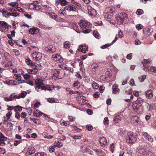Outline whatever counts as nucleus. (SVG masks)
<instances>
[{
  "mask_svg": "<svg viewBox=\"0 0 156 156\" xmlns=\"http://www.w3.org/2000/svg\"><path fill=\"white\" fill-rule=\"evenodd\" d=\"M27 115L25 112H22L21 114V118H24Z\"/></svg>",
  "mask_w": 156,
  "mask_h": 156,
  "instance_id": "64",
  "label": "nucleus"
},
{
  "mask_svg": "<svg viewBox=\"0 0 156 156\" xmlns=\"http://www.w3.org/2000/svg\"><path fill=\"white\" fill-rule=\"evenodd\" d=\"M41 89L42 90H47L50 91L51 90V85H48L45 86L44 84L41 87Z\"/></svg>",
  "mask_w": 156,
  "mask_h": 156,
  "instance_id": "25",
  "label": "nucleus"
},
{
  "mask_svg": "<svg viewBox=\"0 0 156 156\" xmlns=\"http://www.w3.org/2000/svg\"><path fill=\"white\" fill-rule=\"evenodd\" d=\"M125 92L126 93L128 94H131L132 92V88L130 87L129 88L128 91L126 90Z\"/></svg>",
  "mask_w": 156,
  "mask_h": 156,
  "instance_id": "58",
  "label": "nucleus"
},
{
  "mask_svg": "<svg viewBox=\"0 0 156 156\" xmlns=\"http://www.w3.org/2000/svg\"><path fill=\"white\" fill-rule=\"evenodd\" d=\"M15 117L17 119H19L20 117V114L19 112H16L15 113Z\"/></svg>",
  "mask_w": 156,
  "mask_h": 156,
  "instance_id": "63",
  "label": "nucleus"
},
{
  "mask_svg": "<svg viewBox=\"0 0 156 156\" xmlns=\"http://www.w3.org/2000/svg\"><path fill=\"white\" fill-rule=\"evenodd\" d=\"M127 17V14L124 12H122L118 16L116 17V19L120 23L125 24L126 22Z\"/></svg>",
  "mask_w": 156,
  "mask_h": 156,
  "instance_id": "3",
  "label": "nucleus"
},
{
  "mask_svg": "<svg viewBox=\"0 0 156 156\" xmlns=\"http://www.w3.org/2000/svg\"><path fill=\"white\" fill-rule=\"evenodd\" d=\"M35 3L34 2L31 3L28 5V8L30 9H35Z\"/></svg>",
  "mask_w": 156,
  "mask_h": 156,
  "instance_id": "34",
  "label": "nucleus"
},
{
  "mask_svg": "<svg viewBox=\"0 0 156 156\" xmlns=\"http://www.w3.org/2000/svg\"><path fill=\"white\" fill-rule=\"evenodd\" d=\"M44 49L46 51L52 53L55 52L56 51L55 48L52 45H50L47 46V47H45L44 48Z\"/></svg>",
  "mask_w": 156,
  "mask_h": 156,
  "instance_id": "14",
  "label": "nucleus"
},
{
  "mask_svg": "<svg viewBox=\"0 0 156 156\" xmlns=\"http://www.w3.org/2000/svg\"><path fill=\"white\" fill-rule=\"evenodd\" d=\"M111 45V44H108L101 46V47L102 49H105L109 47Z\"/></svg>",
  "mask_w": 156,
  "mask_h": 156,
  "instance_id": "53",
  "label": "nucleus"
},
{
  "mask_svg": "<svg viewBox=\"0 0 156 156\" xmlns=\"http://www.w3.org/2000/svg\"><path fill=\"white\" fill-rule=\"evenodd\" d=\"M143 135V136L147 139L149 141L152 142L153 141V139L146 132H144Z\"/></svg>",
  "mask_w": 156,
  "mask_h": 156,
  "instance_id": "21",
  "label": "nucleus"
},
{
  "mask_svg": "<svg viewBox=\"0 0 156 156\" xmlns=\"http://www.w3.org/2000/svg\"><path fill=\"white\" fill-rule=\"evenodd\" d=\"M144 13L143 11L141 9H137V11L136 12V14L138 15H140L143 14Z\"/></svg>",
  "mask_w": 156,
  "mask_h": 156,
  "instance_id": "39",
  "label": "nucleus"
},
{
  "mask_svg": "<svg viewBox=\"0 0 156 156\" xmlns=\"http://www.w3.org/2000/svg\"><path fill=\"white\" fill-rule=\"evenodd\" d=\"M39 31V29L37 28L33 27L30 28L29 31L30 34L34 35L37 34Z\"/></svg>",
  "mask_w": 156,
  "mask_h": 156,
  "instance_id": "15",
  "label": "nucleus"
},
{
  "mask_svg": "<svg viewBox=\"0 0 156 156\" xmlns=\"http://www.w3.org/2000/svg\"><path fill=\"white\" fill-rule=\"evenodd\" d=\"M112 89L113 90V92L114 94H116L119 90V89L118 88L117 86L115 84H114L113 85Z\"/></svg>",
  "mask_w": 156,
  "mask_h": 156,
  "instance_id": "26",
  "label": "nucleus"
},
{
  "mask_svg": "<svg viewBox=\"0 0 156 156\" xmlns=\"http://www.w3.org/2000/svg\"><path fill=\"white\" fill-rule=\"evenodd\" d=\"M147 69L149 70L151 72L156 73V67H148V68H147Z\"/></svg>",
  "mask_w": 156,
  "mask_h": 156,
  "instance_id": "32",
  "label": "nucleus"
},
{
  "mask_svg": "<svg viewBox=\"0 0 156 156\" xmlns=\"http://www.w3.org/2000/svg\"><path fill=\"white\" fill-rule=\"evenodd\" d=\"M15 76L16 77V80L18 81H20L21 80V77L19 74H15Z\"/></svg>",
  "mask_w": 156,
  "mask_h": 156,
  "instance_id": "50",
  "label": "nucleus"
},
{
  "mask_svg": "<svg viewBox=\"0 0 156 156\" xmlns=\"http://www.w3.org/2000/svg\"><path fill=\"white\" fill-rule=\"evenodd\" d=\"M1 12L2 13L3 16L5 17V16H6V13H7V11L6 10L3 9Z\"/></svg>",
  "mask_w": 156,
  "mask_h": 156,
  "instance_id": "55",
  "label": "nucleus"
},
{
  "mask_svg": "<svg viewBox=\"0 0 156 156\" xmlns=\"http://www.w3.org/2000/svg\"><path fill=\"white\" fill-rule=\"evenodd\" d=\"M7 139V138L4 136L2 132L0 133V146H4L5 143L4 141Z\"/></svg>",
  "mask_w": 156,
  "mask_h": 156,
  "instance_id": "10",
  "label": "nucleus"
},
{
  "mask_svg": "<svg viewBox=\"0 0 156 156\" xmlns=\"http://www.w3.org/2000/svg\"><path fill=\"white\" fill-rule=\"evenodd\" d=\"M32 56L34 59L36 61L40 60L42 57V55L41 53L37 51L32 53Z\"/></svg>",
  "mask_w": 156,
  "mask_h": 156,
  "instance_id": "6",
  "label": "nucleus"
},
{
  "mask_svg": "<svg viewBox=\"0 0 156 156\" xmlns=\"http://www.w3.org/2000/svg\"><path fill=\"white\" fill-rule=\"evenodd\" d=\"M112 16V15L108 12L105 13L104 16L105 18L110 19Z\"/></svg>",
  "mask_w": 156,
  "mask_h": 156,
  "instance_id": "31",
  "label": "nucleus"
},
{
  "mask_svg": "<svg viewBox=\"0 0 156 156\" xmlns=\"http://www.w3.org/2000/svg\"><path fill=\"white\" fill-rule=\"evenodd\" d=\"M41 7L40 5H38L35 3V9L36 10H38L41 9Z\"/></svg>",
  "mask_w": 156,
  "mask_h": 156,
  "instance_id": "51",
  "label": "nucleus"
},
{
  "mask_svg": "<svg viewBox=\"0 0 156 156\" xmlns=\"http://www.w3.org/2000/svg\"><path fill=\"white\" fill-rule=\"evenodd\" d=\"M150 31L151 30L149 28L143 30V33L146 35V37H148L152 34Z\"/></svg>",
  "mask_w": 156,
  "mask_h": 156,
  "instance_id": "23",
  "label": "nucleus"
},
{
  "mask_svg": "<svg viewBox=\"0 0 156 156\" xmlns=\"http://www.w3.org/2000/svg\"><path fill=\"white\" fill-rule=\"evenodd\" d=\"M72 5L74 8L76 9V10L77 11V9H80L81 8L80 4L75 1H73Z\"/></svg>",
  "mask_w": 156,
  "mask_h": 156,
  "instance_id": "18",
  "label": "nucleus"
},
{
  "mask_svg": "<svg viewBox=\"0 0 156 156\" xmlns=\"http://www.w3.org/2000/svg\"><path fill=\"white\" fill-rule=\"evenodd\" d=\"M136 29L139 30L140 29H142L143 27L141 24H139L136 25Z\"/></svg>",
  "mask_w": 156,
  "mask_h": 156,
  "instance_id": "42",
  "label": "nucleus"
},
{
  "mask_svg": "<svg viewBox=\"0 0 156 156\" xmlns=\"http://www.w3.org/2000/svg\"><path fill=\"white\" fill-rule=\"evenodd\" d=\"M93 34L94 37L96 38L99 39L100 37L99 34H98V32L96 31H94L93 32Z\"/></svg>",
  "mask_w": 156,
  "mask_h": 156,
  "instance_id": "37",
  "label": "nucleus"
},
{
  "mask_svg": "<svg viewBox=\"0 0 156 156\" xmlns=\"http://www.w3.org/2000/svg\"><path fill=\"white\" fill-rule=\"evenodd\" d=\"M65 8H64L63 10H60L58 12V14L59 16H64L65 14V11L66 10H65Z\"/></svg>",
  "mask_w": 156,
  "mask_h": 156,
  "instance_id": "33",
  "label": "nucleus"
},
{
  "mask_svg": "<svg viewBox=\"0 0 156 156\" xmlns=\"http://www.w3.org/2000/svg\"><path fill=\"white\" fill-rule=\"evenodd\" d=\"M99 92H96L94 94L93 96L94 98H96L99 97Z\"/></svg>",
  "mask_w": 156,
  "mask_h": 156,
  "instance_id": "61",
  "label": "nucleus"
},
{
  "mask_svg": "<svg viewBox=\"0 0 156 156\" xmlns=\"http://www.w3.org/2000/svg\"><path fill=\"white\" fill-rule=\"evenodd\" d=\"M12 112L11 111L8 112L6 114V116L8 118V119H9L12 115Z\"/></svg>",
  "mask_w": 156,
  "mask_h": 156,
  "instance_id": "62",
  "label": "nucleus"
},
{
  "mask_svg": "<svg viewBox=\"0 0 156 156\" xmlns=\"http://www.w3.org/2000/svg\"><path fill=\"white\" fill-rule=\"evenodd\" d=\"M14 95H15L14 94H11L10 96L9 97H5L4 98L5 100L6 101H12L13 98H14Z\"/></svg>",
  "mask_w": 156,
  "mask_h": 156,
  "instance_id": "28",
  "label": "nucleus"
},
{
  "mask_svg": "<svg viewBox=\"0 0 156 156\" xmlns=\"http://www.w3.org/2000/svg\"><path fill=\"white\" fill-rule=\"evenodd\" d=\"M61 70L58 69H52V72L53 73V76L56 77L59 79L62 78V77L61 76V75L62 74V73H60Z\"/></svg>",
  "mask_w": 156,
  "mask_h": 156,
  "instance_id": "8",
  "label": "nucleus"
},
{
  "mask_svg": "<svg viewBox=\"0 0 156 156\" xmlns=\"http://www.w3.org/2000/svg\"><path fill=\"white\" fill-rule=\"evenodd\" d=\"M52 58L55 62L61 63L63 62V58L58 54H55L52 55Z\"/></svg>",
  "mask_w": 156,
  "mask_h": 156,
  "instance_id": "5",
  "label": "nucleus"
},
{
  "mask_svg": "<svg viewBox=\"0 0 156 156\" xmlns=\"http://www.w3.org/2000/svg\"><path fill=\"white\" fill-rule=\"evenodd\" d=\"M79 25L83 30V32L84 33H88L90 32L91 26L90 23L85 20H80V21Z\"/></svg>",
  "mask_w": 156,
  "mask_h": 156,
  "instance_id": "1",
  "label": "nucleus"
},
{
  "mask_svg": "<svg viewBox=\"0 0 156 156\" xmlns=\"http://www.w3.org/2000/svg\"><path fill=\"white\" fill-rule=\"evenodd\" d=\"M62 124L63 125L67 126L69 125L70 124V123L69 122L67 121L63 122Z\"/></svg>",
  "mask_w": 156,
  "mask_h": 156,
  "instance_id": "60",
  "label": "nucleus"
},
{
  "mask_svg": "<svg viewBox=\"0 0 156 156\" xmlns=\"http://www.w3.org/2000/svg\"><path fill=\"white\" fill-rule=\"evenodd\" d=\"M35 83L36 85V87H35L36 89H37V88H38V89L40 88L41 89V87L44 85L43 83V80L41 79H36L35 80Z\"/></svg>",
  "mask_w": 156,
  "mask_h": 156,
  "instance_id": "9",
  "label": "nucleus"
},
{
  "mask_svg": "<svg viewBox=\"0 0 156 156\" xmlns=\"http://www.w3.org/2000/svg\"><path fill=\"white\" fill-rule=\"evenodd\" d=\"M35 152V150L34 148L33 147H31L28 148L27 153L28 155H30L34 153Z\"/></svg>",
  "mask_w": 156,
  "mask_h": 156,
  "instance_id": "22",
  "label": "nucleus"
},
{
  "mask_svg": "<svg viewBox=\"0 0 156 156\" xmlns=\"http://www.w3.org/2000/svg\"><path fill=\"white\" fill-rule=\"evenodd\" d=\"M108 12L113 15V13L114 11V9L112 8H109L107 9Z\"/></svg>",
  "mask_w": 156,
  "mask_h": 156,
  "instance_id": "47",
  "label": "nucleus"
},
{
  "mask_svg": "<svg viewBox=\"0 0 156 156\" xmlns=\"http://www.w3.org/2000/svg\"><path fill=\"white\" fill-rule=\"evenodd\" d=\"M86 127L88 130L90 131H91L93 129V127L90 125H87Z\"/></svg>",
  "mask_w": 156,
  "mask_h": 156,
  "instance_id": "52",
  "label": "nucleus"
},
{
  "mask_svg": "<svg viewBox=\"0 0 156 156\" xmlns=\"http://www.w3.org/2000/svg\"><path fill=\"white\" fill-rule=\"evenodd\" d=\"M147 109L149 111H151L153 109V106L151 105H148V106L147 107Z\"/></svg>",
  "mask_w": 156,
  "mask_h": 156,
  "instance_id": "57",
  "label": "nucleus"
},
{
  "mask_svg": "<svg viewBox=\"0 0 156 156\" xmlns=\"http://www.w3.org/2000/svg\"><path fill=\"white\" fill-rule=\"evenodd\" d=\"M30 120L33 121V122L37 124H40V120L38 119L35 118H30Z\"/></svg>",
  "mask_w": 156,
  "mask_h": 156,
  "instance_id": "30",
  "label": "nucleus"
},
{
  "mask_svg": "<svg viewBox=\"0 0 156 156\" xmlns=\"http://www.w3.org/2000/svg\"><path fill=\"white\" fill-rule=\"evenodd\" d=\"M56 147V146L53 145V146L51 147H50L49 151L50 152H53L55 150Z\"/></svg>",
  "mask_w": 156,
  "mask_h": 156,
  "instance_id": "46",
  "label": "nucleus"
},
{
  "mask_svg": "<svg viewBox=\"0 0 156 156\" xmlns=\"http://www.w3.org/2000/svg\"><path fill=\"white\" fill-rule=\"evenodd\" d=\"M146 78V76L144 75L142 76L139 77V79L140 82H142L144 81V80Z\"/></svg>",
  "mask_w": 156,
  "mask_h": 156,
  "instance_id": "48",
  "label": "nucleus"
},
{
  "mask_svg": "<svg viewBox=\"0 0 156 156\" xmlns=\"http://www.w3.org/2000/svg\"><path fill=\"white\" fill-rule=\"evenodd\" d=\"M120 118L118 116H116L115 117V118L113 120V121L114 122H118V121L119 120H120Z\"/></svg>",
  "mask_w": 156,
  "mask_h": 156,
  "instance_id": "56",
  "label": "nucleus"
},
{
  "mask_svg": "<svg viewBox=\"0 0 156 156\" xmlns=\"http://www.w3.org/2000/svg\"><path fill=\"white\" fill-rule=\"evenodd\" d=\"M99 142L101 146L104 147L107 144V142L106 138L104 137H102L99 139Z\"/></svg>",
  "mask_w": 156,
  "mask_h": 156,
  "instance_id": "11",
  "label": "nucleus"
},
{
  "mask_svg": "<svg viewBox=\"0 0 156 156\" xmlns=\"http://www.w3.org/2000/svg\"><path fill=\"white\" fill-rule=\"evenodd\" d=\"M132 121L135 125H137L139 122V118L137 116H135L132 119Z\"/></svg>",
  "mask_w": 156,
  "mask_h": 156,
  "instance_id": "24",
  "label": "nucleus"
},
{
  "mask_svg": "<svg viewBox=\"0 0 156 156\" xmlns=\"http://www.w3.org/2000/svg\"><path fill=\"white\" fill-rule=\"evenodd\" d=\"M35 156H47L46 154L44 153H37L35 154Z\"/></svg>",
  "mask_w": 156,
  "mask_h": 156,
  "instance_id": "41",
  "label": "nucleus"
},
{
  "mask_svg": "<svg viewBox=\"0 0 156 156\" xmlns=\"http://www.w3.org/2000/svg\"><path fill=\"white\" fill-rule=\"evenodd\" d=\"M55 144L54 145L58 147H60L62 146V144L60 142H59V141H56L55 142Z\"/></svg>",
  "mask_w": 156,
  "mask_h": 156,
  "instance_id": "44",
  "label": "nucleus"
},
{
  "mask_svg": "<svg viewBox=\"0 0 156 156\" xmlns=\"http://www.w3.org/2000/svg\"><path fill=\"white\" fill-rule=\"evenodd\" d=\"M8 5L12 7L16 8L18 5V4L16 2H12L8 3Z\"/></svg>",
  "mask_w": 156,
  "mask_h": 156,
  "instance_id": "29",
  "label": "nucleus"
},
{
  "mask_svg": "<svg viewBox=\"0 0 156 156\" xmlns=\"http://www.w3.org/2000/svg\"><path fill=\"white\" fill-rule=\"evenodd\" d=\"M26 62L27 65L31 66L32 68L34 69H37L38 68L35 64L33 62V61L30 58H27L26 59Z\"/></svg>",
  "mask_w": 156,
  "mask_h": 156,
  "instance_id": "7",
  "label": "nucleus"
},
{
  "mask_svg": "<svg viewBox=\"0 0 156 156\" xmlns=\"http://www.w3.org/2000/svg\"><path fill=\"white\" fill-rule=\"evenodd\" d=\"M61 5L62 6H65L68 4V2L66 0H60Z\"/></svg>",
  "mask_w": 156,
  "mask_h": 156,
  "instance_id": "40",
  "label": "nucleus"
},
{
  "mask_svg": "<svg viewBox=\"0 0 156 156\" xmlns=\"http://www.w3.org/2000/svg\"><path fill=\"white\" fill-rule=\"evenodd\" d=\"M92 87L95 89H97L99 87V85L97 83L93 82L92 84Z\"/></svg>",
  "mask_w": 156,
  "mask_h": 156,
  "instance_id": "35",
  "label": "nucleus"
},
{
  "mask_svg": "<svg viewBox=\"0 0 156 156\" xmlns=\"http://www.w3.org/2000/svg\"><path fill=\"white\" fill-rule=\"evenodd\" d=\"M65 10H66L69 12L73 11L77 12L78 13V11H76V9L73 7L72 5H68L66 6L65 7Z\"/></svg>",
  "mask_w": 156,
  "mask_h": 156,
  "instance_id": "17",
  "label": "nucleus"
},
{
  "mask_svg": "<svg viewBox=\"0 0 156 156\" xmlns=\"http://www.w3.org/2000/svg\"><path fill=\"white\" fill-rule=\"evenodd\" d=\"M49 16L50 17H51L52 18L54 19H55L57 17V15H55L54 14H49Z\"/></svg>",
  "mask_w": 156,
  "mask_h": 156,
  "instance_id": "49",
  "label": "nucleus"
},
{
  "mask_svg": "<svg viewBox=\"0 0 156 156\" xmlns=\"http://www.w3.org/2000/svg\"><path fill=\"white\" fill-rule=\"evenodd\" d=\"M70 44L69 42L66 41L64 43V47L65 48H68L70 46Z\"/></svg>",
  "mask_w": 156,
  "mask_h": 156,
  "instance_id": "36",
  "label": "nucleus"
},
{
  "mask_svg": "<svg viewBox=\"0 0 156 156\" xmlns=\"http://www.w3.org/2000/svg\"><path fill=\"white\" fill-rule=\"evenodd\" d=\"M22 107L19 106H16L15 107V111L16 112L17 111H19L20 112L22 111Z\"/></svg>",
  "mask_w": 156,
  "mask_h": 156,
  "instance_id": "38",
  "label": "nucleus"
},
{
  "mask_svg": "<svg viewBox=\"0 0 156 156\" xmlns=\"http://www.w3.org/2000/svg\"><path fill=\"white\" fill-rule=\"evenodd\" d=\"M80 50L82 52L85 53L86 51L88 50V47L86 45H82L80 48Z\"/></svg>",
  "mask_w": 156,
  "mask_h": 156,
  "instance_id": "27",
  "label": "nucleus"
},
{
  "mask_svg": "<svg viewBox=\"0 0 156 156\" xmlns=\"http://www.w3.org/2000/svg\"><path fill=\"white\" fill-rule=\"evenodd\" d=\"M48 101L50 103H54L55 102V101L54 98H49L47 99Z\"/></svg>",
  "mask_w": 156,
  "mask_h": 156,
  "instance_id": "43",
  "label": "nucleus"
},
{
  "mask_svg": "<svg viewBox=\"0 0 156 156\" xmlns=\"http://www.w3.org/2000/svg\"><path fill=\"white\" fill-rule=\"evenodd\" d=\"M132 107L137 113L140 114L142 113L143 109L141 105L133 102L132 105Z\"/></svg>",
  "mask_w": 156,
  "mask_h": 156,
  "instance_id": "4",
  "label": "nucleus"
},
{
  "mask_svg": "<svg viewBox=\"0 0 156 156\" xmlns=\"http://www.w3.org/2000/svg\"><path fill=\"white\" fill-rule=\"evenodd\" d=\"M27 94V93L26 92L23 91L20 95L17 96L14 95V97L15 99H19L21 98H23L25 97Z\"/></svg>",
  "mask_w": 156,
  "mask_h": 156,
  "instance_id": "19",
  "label": "nucleus"
},
{
  "mask_svg": "<svg viewBox=\"0 0 156 156\" xmlns=\"http://www.w3.org/2000/svg\"><path fill=\"white\" fill-rule=\"evenodd\" d=\"M87 8L88 10V13L89 15L91 16H93L96 14V10L90 6L89 5L87 6Z\"/></svg>",
  "mask_w": 156,
  "mask_h": 156,
  "instance_id": "12",
  "label": "nucleus"
},
{
  "mask_svg": "<svg viewBox=\"0 0 156 156\" xmlns=\"http://www.w3.org/2000/svg\"><path fill=\"white\" fill-rule=\"evenodd\" d=\"M136 137L137 135L133 132H128L126 138V142L131 144L135 143L136 141Z\"/></svg>",
  "mask_w": 156,
  "mask_h": 156,
  "instance_id": "2",
  "label": "nucleus"
},
{
  "mask_svg": "<svg viewBox=\"0 0 156 156\" xmlns=\"http://www.w3.org/2000/svg\"><path fill=\"white\" fill-rule=\"evenodd\" d=\"M0 26H1L3 28H5V29L9 28V27L10 28L11 27L7 23L3 21H0Z\"/></svg>",
  "mask_w": 156,
  "mask_h": 156,
  "instance_id": "20",
  "label": "nucleus"
},
{
  "mask_svg": "<svg viewBox=\"0 0 156 156\" xmlns=\"http://www.w3.org/2000/svg\"><path fill=\"white\" fill-rule=\"evenodd\" d=\"M118 35L119 37L120 38H122L123 37L122 32L121 30H119V31Z\"/></svg>",
  "mask_w": 156,
  "mask_h": 156,
  "instance_id": "54",
  "label": "nucleus"
},
{
  "mask_svg": "<svg viewBox=\"0 0 156 156\" xmlns=\"http://www.w3.org/2000/svg\"><path fill=\"white\" fill-rule=\"evenodd\" d=\"M137 153L139 156H145L147 154L146 150L144 148L139 149Z\"/></svg>",
  "mask_w": 156,
  "mask_h": 156,
  "instance_id": "13",
  "label": "nucleus"
},
{
  "mask_svg": "<svg viewBox=\"0 0 156 156\" xmlns=\"http://www.w3.org/2000/svg\"><path fill=\"white\" fill-rule=\"evenodd\" d=\"M146 98L147 99H151L153 96L152 90H149L147 91L146 92Z\"/></svg>",
  "mask_w": 156,
  "mask_h": 156,
  "instance_id": "16",
  "label": "nucleus"
},
{
  "mask_svg": "<svg viewBox=\"0 0 156 156\" xmlns=\"http://www.w3.org/2000/svg\"><path fill=\"white\" fill-rule=\"evenodd\" d=\"M23 77L25 79H29L30 77V75L28 74H26L23 75Z\"/></svg>",
  "mask_w": 156,
  "mask_h": 156,
  "instance_id": "59",
  "label": "nucleus"
},
{
  "mask_svg": "<svg viewBox=\"0 0 156 156\" xmlns=\"http://www.w3.org/2000/svg\"><path fill=\"white\" fill-rule=\"evenodd\" d=\"M109 120L108 118L107 117H105L104 120V124L105 125H108L109 124Z\"/></svg>",
  "mask_w": 156,
  "mask_h": 156,
  "instance_id": "45",
  "label": "nucleus"
}]
</instances>
